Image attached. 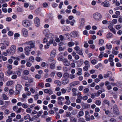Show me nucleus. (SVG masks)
I'll return each mask as SVG.
<instances>
[{
	"label": "nucleus",
	"mask_w": 122,
	"mask_h": 122,
	"mask_svg": "<svg viewBox=\"0 0 122 122\" xmlns=\"http://www.w3.org/2000/svg\"><path fill=\"white\" fill-rule=\"evenodd\" d=\"M94 19L96 20L100 21L102 17V15L100 13L98 12L94 13L93 15Z\"/></svg>",
	"instance_id": "f257e3e1"
},
{
	"label": "nucleus",
	"mask_w": 122,
	"mask_h": 122,
	"mask_svg": "<svg viewBox=\"0 0 122 122\" xmlns=\"http://www.w3.org/2000/svg\"><path fill=\"white\" fill-rule=\"evenodd\" d=\"M22 24L24 27H28L31 25L30 21L27 20H23L22 22Z\"/></svg>",
	"instance_id": "f03ea898"
},
{
	"label": "nucleus",
	"mask_w": 122,
	"mask_h": 122,
	"mask_svg": "<svg viewBox=\"0 0 122 122\" xmlns=\"http://www.w3.org/2000/svg\"><path fill=\"white\" fill-rule=\"evenodd\" d=\"M16 49V46L15 45H12L10 47L9 51H7V52L12 55L14 54L15 52Z\"/></svg>",
	"instance_id": "7ed1b4c3"
},
{
	"label": "nucleus",
	"mask_w": 122,
	"mask_h": 122,
	"mask_svg": "<svg viewBox=\"0 0 122 122\" xmlns=\"http://www.w3.org/2000/svg\"><path fill=\"white\" fill-rule=\"evenodd\" d=\"M109 23L110 24L108 26V28L113 33H114V29L113 27L114 24V19L112 20V21H109Z\"/></svg>",
	"instance_id": "20e7f679"
},
{
	"label": "nucleus",
	"mask_w": 122,
	"mask_h": 122,
	"mask_svg": "<svg viewBox=\"0 0 122 122\" xmlns=\"http://www.w3.org/2000/svg\"><path fill=\"white\" fill-rule=\"evenodd\" d=\"M114 55H113L111 54L109 55V61L110 62V65L111 67H113L114 66V62H113L114 57Z\"/></svg>",
	"instance_id": "39448f33"
},
{
	"label": "nucleus",
	"mask_w": 122,
	"mask_h": 122,
	"mask_svg": "<svg viewBox=\"0 0 122 122\" xmlns=\"http://www.w3.org/2000/svg\"><path fill=\"white\" fill-rule=\"evenodd\" d=\"M22 89V86L20 84H17L16 86V90L15 91V93L17 94L20 93V91Z\"/></svg>",
	"instance_id": "423d86ee"
},
{
	"label": "nucleus",
	"mask_w": 122,
	"mask_h": 122,
	"mask_svg": "<svg viewBox=\"0 0 122 122\" xmlns=\"http://www.w3.org/2000/svg\"><path fill=\"white\" fill-rule=\"evenodd\" d=\"M31 48H32L29 46H27L25 47L24 50L25 51V53L26 55H29L30 54L29 52L31 50Z\"/></svg>",
	"instance_id": "0eeeda50"
},
{
	"label": "nucleus",
	"mask_w": 122,
	"mask_h": 122,
	"mask_svg": "<svg viewBox=\"0 0 122 122\" xmlns=\"http://www.w3.org/2000/svg\"><path fill=\"white\" fill-rule=\"evenodd\" d=\"M35 43V41H30L26 42V43L28 45H30V47L32 48L34 47Z\"/></svg>",
	"instance_id": "6e6552de"
},
{
	"label": "nucleus",
	"mask_w": 122,
	"mask_h": 122,
	"mask_svg": "<svg viewBox=\"0 0 122 122\" xmlns=\"http://www.w3.org/2000/svg\"><path fill=\"white\" fill-rule=\"evenodd\" d=\"M21 32L24 36L26 37L28 35V31L27 29L25 28H22L21 30Z\"/></svg>",
	"instance_id": "1a4fd4ad"
},
{
	"label": "nucleus",
	"mask_w": 122,
	"mask_h": 122,
	"mask_svg": "<svg viewBox=\"0 0 122 122\" xmlns=\"http://www.w3.org/2000/svg\"><path fill=\"white\" fill-rule=\"evenodd\" d=\"M34 23L36 26L38 27L40 24V20L38 17H36L34 19Z\"/></svg>",
	"instance_id": "9d476101"
},
{
	"label": "nucleus",
	"mask_w": 122,
	"mask_h": 122,
	"mask_svg": "<svg viewBox=\"0 0 122 122\" xmlns=\"http://www.w3.org/2000/svg\"><path fill=\"white\" fill-rule=\"evenodd\" d=\"M57 100L58 101V104L60 105H61L63 103L61 101L64 100V98L63 97H59L58 98Z\"/></svg>",
	"instance_id": "9b49d317"
},
{
	"label": "nucleus",
	"mask_w": 122,
	"mask_h": 122,
	"mask_svg": "<svg viewBox=\"0 0 122 122\" xmlns=\"http://www.w3.org/2000/svg\"><path fill=\"white\" fill-rule=\"evenodd\" d=\"M64 65L66 66H68L70 65V63L66 59H64L62 61Z\"/></svg>",
	"instance_id": "f8f14e48"
},
{
	"label": "nucleus",
	"mask_w": 122,
	"mask_h": 122,
	"mask_svg": "<svg viewBox=\"0 0 122 122\" xmlns=\"http://www.w3.org/2000/svg\"><path fill=\"white\" fill-rule=\"evenodd\" d=\"M80 83V82L79 81H74L70 83L69 84V85L70 87H72L77 85L79 84Z\"/></svg>",
	"instance_id": "ddd939ff"
},
{
	"label": "nucleus",
	"mask_w": 122,
	"mask_h": 122,
	"mask_svg": "<svg viewBox=\"0 0 122 122\" xmlns=\"http://www.w3.org/2000/svg\"><path fill=\"white\" fill-rule=\"evenodd\" d=\"M46 37L49 40L53 39L54 38V36L53 34L49 33L47 34L46 36Z\"/></svg>",
	"instance_id": "4468645a"
},
{
	"label": "nucleus",
	"mask_w": 122,
	"mask_h": 122,
	"mask_svg": "<svg viewBox=\"0 0 122 122\" xmlns=\"http://www.w3.org/2000/svg\"><path fill=\"white\" fill-rule=\"evenodd\" d=\"M120 112L118 107L117 105H115V115H119Z\"/></svg>",
	"instance_id": "2eb2a0df"
},
{
	"label": "nucleus",
	"mask_w": 122,
	"mask_h": 122,
	"mask_svg": "<svg viewBox=\"0 0 122 122\" xmlns=\"http://www.w3.org/2000/svg\"><path fill=\"white\" fill-rule=\"evenodd\" d=\"M63 80L62 81V84L65 85L68 83L69 82V80L67 78H63Z\"/></svg>",
	"instance_id": "dca6fc26"
},
{
	"label": "nucleus",
	"mask_w": 122,
	"mask_h": 122,
	"mask_svg": "<svg viewBox=\"0 0 122 122\" xmlns=\"http://www.w3.org/2000/svg\"><path fill=\"white\" fill-rule=\"evenodd\" d=\"M102 5H103V6L104 7H107L109 6V2L108 1H105L104 2H102Z\"/></svg>",
	"instance_id": "f3484780"
},
{
	"label": "nucleus",
	"mask_w": 122,
	"mask_h": 122,
	"mask_svg": "<svg viewBox=\"0 0 122 122\" xmlns=\"http://www.w3.org/2000/svg\"><path fill=\"white\" fill-rule=\"evenodd\" d=\"M56 50L54 49L52 50L50 53V56L52 57H54L56 55Z\"/></svg>",
	"instance_id": "a211bd4d"
},
{
	"label": "nucleus",
	"mask_w": 122,
	"mask_h": 122,
	"mask_svg": "<svg viewBox=\"0 0 122 122\" xmlns=\"http://www.w3.org/2000/svg\"><path fill=\"white\" fill-rule=\"evenodd\" d=\"M44 92L46 93H48L50 95H51L53 93V92L50 89V90L48 89H45L44 91Z\"/></svg>",
	"instance_id": "6ab92c4d"
},
{
	"label": "nucleus",
	"mask_w": 122,
	"mask_h": 122,
	"mask_svg": "<svg viewBox=\"0 0 122 122\" xmlns=\"http://www.w3.org/2000/svg\"><path fill=\"white\" fill-rule=\"evenodd\" d=\"M112 75V72H111L108 71L107 72L106 74H104V78H106L108 77L111 76Z\"/></svg>",
	"instance_id": "aec40b11"
},
{
	"label": "nucleus",
	"mask_w": 122,
	"mask_h": 122,
	"mask_svg": "<svg viewBox=\"0 0 122 122\" xmlns=\"http://www.w3.org/2000/svg\"><path fill=\"white\" fill-rule=\"evenodd\" d=\"M78 34L76 31H73L70 34L71 36L73 37H76L77 36Z\"/></svg>",
	"instance_id": "412c9836"
},
{
	"label": "nucleus",
	"mask_w": 122,
	"mask_h": 122,
	"mask_svg": "<svg viewBox=\"0 0 122 122\" xmlns=\"http://www.w3.org/2000/svg\"><path fill=\"white\" fill-rule=\"evenodd\" d=\"M71 91L73 92L72 95L73 96H76L77 93L76 92L77 91V89L75 88H73L72 89Z\"/></svg>",
	"instance_id": "4be33fe9"
},
{
	"label": "nucleus",
	"mask_w": 122,
	"mask_h": 122,
	"mask_svg": "<svg viewBox=\"0 0 122 122\" xmlns=\"http://www.w3.org/2000/svg\"><path fill=\"white\" fill-rule=\"evenodd\" d=\"M69 77V74L67 72H65L64 73L63 75L62 78H67Z\"/></svg>",
	"instance_id": "5701e85b"
},
{
	"label": "nucleus",
	"mask_w": 122,
	"mask_h": 122,
	"mask_svg": "<svg viewBox=\"0 0 122 122\" xmlns=\"http://www.w3.org/2000/svg\"><path fill=\"white\" fill-rule=\"evenodd\" d=\"M83 63V60L82 59H81L78 61L77 64L78 66H80Z\"/></svg>",
	"instance_id": "b1692460"
},
{
	"label": "nucleus",
	"mask_w": 122,
	"mask_h": 122,
	"mask_svg": "<svg viewBox=\"0 0 122 122\" xmlns=\"http://www.w3.org/2000/svg\"><path fill=\"white\" fill-rule=\"evenodd\" d=\"M84 115V112L82 111H80L79 112L78 115L77 116V118H79V117L83 116Z\"/></svg>",
	"instance_id": "393cba45"
},
{
	"label": "nucleus",
	"mask_w": 122,
	"mask_h": 122,
	"mask_svg": "<svg viewBox=\"0 0 122 122\" xmlns=\"http://www.w3.org/2000/svg\"><path fill=\"white\" fill-rule=\"evenodd\" d=\"M84 63L85 64L86 66L89 67H90V66L89 64V62L88 61L86 60L84 62Z\"/></svg>",
	"instance_id": "a878e982"
},
{
	"label": "nucleus",
	"mask_w": 122,
	"mask_h": 122,
	"mask_svg": "<svg viewBox=\"0 0 122 122\" xmlns=\"http://www.w3.org/2000/svg\"><path fill=\"white\" fill-rule=\"evenodd\" d=\"M54 82L55 84H57L59 86H60L61 85V82L59 80H56L54 81Z\"/></svg>",
	"instance_id": "bb28decb"
},
{
	"label": "nucleus",
	"mask_w": 122,
	"mask_h": 122,
	"mask_svg": "<svg viewBox=\"0 0 122 122\" xmlns=\"http://www.w3.org/2000/svg\"><path fill=\"white\" fill-rule=\"evenodd\" d=\"M55 62L54 63H51L50 65V68L51 69H53L55 68V63L56 62V61H55Z\"/></svg>",
	"instance_id": "cd10ccee"
},
{
	"label": "nucleus",
	"mask_w": 122,
	"mask_h": 122,
	"mask_svg": "<svg viewBox=\"0 0 122 122\" xmlns=\"http://www.w3.org/2000/svg\"><path fill=\"white\" fill-rule=\"evenodd\" d=\"M14 39L15 40L17 39V38L20 36V34L18 33H15L14 35Z\"/></svg>",
	"instance_id": "c85d7f7f"
},
{
	"label": "nucleus",
	"mask_w": 122,
	"mask_h": 122,
	"mask_svg": "<svg viewBox=\"0 0 122 122\" xmlns=\"http://www.w3.org/2000/svg\"><path fill=\"white\" fill-rule=\"evenodd\" d=\"M76 53L82 56L83 57H84L83 54L82 52V50H79L76 52Z\"/></svg>",
	"instance_id": "c756f323"
},
{
	"label": "nucleus",
	"mask_w": 122,
	"mask_h": 122,
	"mask_svg": "<svg viewBox=\"0 0 122 122\" xmlns=\"http://www.w3.org/2000/svg\"><path fill=\"white\" fill-rule=\"evenodd\" d=\"M74 45V43L73 41H71L68 43V46L69 47H71L73 46Z\"/></svg>",
	"instance_id": "7c9ffc66"
},
{
	"label": "nucleus",
	"mask_w": 122,
	"mask_h": 122,
	"mask_svg": "<svg viewBox=\"0 0 122 122\" xmlns=\"http://www.w3.org/2000/svg\"><path fill=\"white\" fill-rule=\"evenodd\" d=\"M63 28H64L63 30L64 31H68L70 30V28L68 26H64Z\"/></svg>",
	"instance_id": "2f4dec72"
},
{
	"label": "nucleus",
	"mask_w": 122,
	"mask_h": 122,
	"mask_svg": "<svg viewBox=\"0 0 122 122\" xmlns=\"http://www.w3.org/2000/svg\"><path fill=\"white\" fill-rule=\"evenodd\" d=\"M23 74L25 75H27L29 73V71L27 70H25L23 71Z\"/></svg>",
	"instance_id": "473e14b6"
},
{
	"label": "nucleus",
	"mask_w": 122,
	"mask_h": 122,
	"mask_svg": "<svg viewBox=\"0 0 122 122\" xmlns=\"http://www.w3.org/2000/svg\"><path fill=\"white\" fill-rule=\"evenodd\" d=\"M12 121V119L10 116H9L8 117V119L6 120V122H11Z\"/></svg>",
	"instance_id": "72a5a7b5"
},
{
	"label": "nucleus",
	"mask_w": 122,
	"mask_h": 122,
	"mask_svg": "<svg viewBox=\"0 0 122 122\" xmlns=\"http://www.w3.org/2000/svg\"><path fill=\"white\" fill-rule=\"evenodd\" d=\"M50 41H49V42H47V43L49 44L50 45L51 44L53 43L55 41L53 39H50L49 40Z\"/></svg>",
	"instance_id": "f704fd0d"
},
{
	"label": "nucleus",
	"mask_w": 122,
	"mask_h": 122,
	"mask_svg": "<svg viewBox=\"0 0 122 122\" xmlns=\"http://www.w3.org/2000/svg\"><path fill=\"white\" fill-rule=\"evenodd\" d=\"M115 13L117 15H115V18H117L118 17V16L120 15V12L119 11H117Z\"/></svg>",
	"instance_id": "c9c22d12"
},
{
	"label": "nucleus",
	"mask_w": 122,
	"mask_h": 122,
	"mask_svg": "<svg viewBox=\"0 0 122 122\" xmlns=\"http://www.w3.org/2000/svg\"><path fill=\"white\" fill-rule=\"evenodd\" d=\"M106 48L110 50L112 48V45H108V44H107L106 46Z\"/></svg>",
	"instance_id": "e433bc0d"
},
{
	"label": "nucleus",
	"mask_w": 122,
	"mask_h": 122,
	"mask_svg": "<svg viewBox=\"0 0 122 122\" xmlns=\"http://www.w3.org/2000/svg\"><path fill=\"white\" fill-rule=\"evenodd\" d=\"M13 83V82L12 81H10L6 83V85L7 86H10L12 85Z\"/></svg>",
	"instance_id": "4c0bfd02"
},
{
	"label": "nucleus",
	"mask_w": 122,
	"mask_h": 122,
	"mask_svg": "<svg viewBox=\"0 0 122 122\" xmlns=\"http://www.w3.org/2000/svg\"><path fill=\"white\" fill-rule=\"evenodd\" d=\"M71 113L69 112H67L66 113V116L67 117H70L71 116Z\"/></svg>",
	"instance_id": "58836bf2"
},
{
	"label": "nucleus",
	"mask_w": 122,
	"mask_h": 122,
	"mask_svg": "<svg viewBox=\"0 0 122 122\" xmlns=\"http://www.w3.org/2000/svg\"><path fill=\"white\" fill-rule=\"evenodd\" d=\"M6 73L7 76H9L12 74V72L11 71L8 70L7 71Z\"/></svg>",
	"instance_id": "ea45409f"
},
{
	"label": "nucleus",
	"mask_w": 122,
	"mask_h": 122,
	"mask_svg": "<svg viewBox=\"0 0 122 122\" xmlns=\"http://www.w3.org/2000/svg\"><path fill=\"white\" fill-rule=\"evenodd\" d=\"M99 45L101 46L103 43L104 41L103 39H100L99 40Z\"/></svg>",
	"instance_id": "a19ab883"
},
{
	"label": "nucleus",
	"mask_w": 122,
	"mask_h": 122,
	"mask_svg": "<svg viewBox=\"0 0 122 122\" xmlns=\"http://www.w3.org/2000/svg\"><path fill=\"white\" fill-rule=\"evenodd\" d=\"M32 109L30 108H28L26 110V112L28 113H30Z\"/></svg>",
	"instance_id": "79ce46f5"
},
{
	"label": "nucleus",
	"mask_w": 122,
	"mask_h": 122,
	"mask_svg": "<svg viewBox=\"0 0 122 122\" xmlns=\"http://www.w3.org/2000/svg\"><path fill=\"white\" fill-rule=\"evenodd\" d=\"M76 22V21L74 20H73L70 22V24L72 26H73L74 25V23Z\"/></svg>",
	"instance_id": "37998d69"
},
{
	"label": "nucleus",
	"mask_w": 122,
	"mask_h": 122,
	"mask_svg": "<svg viewBox=\"0 0 122 122\" xmlns=\"http://www.w3.org/2000/svg\"><path fill=\"white\" fill-rule=\"evenodd\" d=\"M71 121L76 122L77 121V119L74 117H71L70 118Z\"/></svg>",
	"instance_id": "c03bdc74"
},
{
	"label": "nucleus",
	"mask_w": 122,
	"mask_h": 122,
	"mask_svg": "<svg viewBox=\"0 0 122 122\" xmlns=\"http://www.w3.org/2000/svg\"><path fill=\"white\" fill-rule=\"evenodd\" d=\"M95 103L97 105H99L101 103V101L99 100H97L96 101Z\"/></svg>",
	"instance_id": "a18cd8bd"
},
{
	"label": "nucleus",
	"mask_w": 122,
	"mask_h": 122,
	"mask_svg": "<svg viewBox=\"0 0 122 122\" xmlns=\"http://www.w3.org/2000/svg\"><path fill=\"white\" fill-rule=\"evenodd\" d=\"M29 59L30 60L31 62H33L34 61V58L32 56L30 57Z\"/></svg>",
	"instance_id": "49530a36"
},
{
	"label": "nucleus",
	"mask_w": 122,
	"mask_h": 122,
	"mask_svg": "<svg viewBox=\"0 0 122 122\" xmlns=\"http://www.w3.org/2000/svg\"><path fill=\"white\" fill-rule=\"evenodd\" d=\"M50 45L49 44H48L47 43V44L46 45H45L44 46V48L45 49H48L49 47V46Z\"/></svg>",
	"instance_id": "de8ad7c7"
},
{
	"label": "nucleus",
	"mask_w": 122,
	"mask_h": 122,
	"mask_svg": "<svg viewBox=\"0 0 122 122\" xmlns=\"http://www.w3.org/2000/svg\"><path fill=\"white\" fill-rule=\"evenodd\" d=\"M116 86L118 87H120L121 86V84L120 83V82H117L116 84Z\"/></svg>",
	"instance_id": "09e8293b"
},
{
	"label": "nucleus",
	"mask_w": 122,
	"mask_h": 122,
	"mask_svg": "<svg viewBox=\"0 0 122 122\" xmlns=\"http://www.w3.org/2000/svg\"><path fill=\"white\" fill-rule=\"evenodd\" d=\"M112 36V34L110 33H109L107 36V38H110Z\"/></svg>",
	"instance_id": "8fccbe9b"
},
{
	"label": "nucleus",
	"mask_w": 122,
	"mask_h": 122,
	"mask_svg": "<svg viewBox=\"0 0 122 122\" xmlns=\"http://www.w3.org/2000/svg\"><path fill=\"white\" fill-rule=\"evenodd\" d=\"M57 76L60 78H61L62 76V74L61 72H59L57 74Z\"/></svg>",
	"instance_id": "3c124183"
},
{
	"label": "nucleus",
	"mask_w": 122,
	"mask_h": 122,
	"mask_svg": "<svg viewBox=\"0 0 122 122\" xmlns=\"http://www.w3.org/2000/svg\"><path fill=\"white\" fill-rule=\"evenodd\" d=\"M75 75L72 74H71L69 75V77L71 79H72L75 78Z\"/></svg>",
	"instance_id": "603ef678"
},
{
	"label": "nucleus",
	"mask_w": 122,
	"mask_h": 122,
	"mask_svg": "<svg viewBox=\"0 0 122 122\" xmlns=\"http://www.w3.org/2000/svg\"><path fill=\"white\" fill-rule=\"evenodd\" d=\"M46 81L47 82H51L52 81V80L51 78H49L46 79Z\"/></svg>",
	"instance_id": "864d4df0"
},
{
	"label": "nucleus",
	"mask_w": 122,
	"mask_h": 122,
	"mask_svg": "<svg viewBox=\"0 0 122 122\" xmlns=\"http://www.w3.org/2000/svg\"><path fill=\"white\" fill-rule=\"evenodd\" d=\"M84 74V76L85 77H87L90 76L89 74L87 72H85Z\"/></svg>",
	"instance_id": "5fc2aeb1"
},
{
	"label": "nucleus",
	"mask_w": 122,
	"mask_h": 122,
	"mask_svg": "<svg viewBox=\"0 0 122 122\" xmlns=\"http://www.w3.org/2000/svg\"><path fill=\"white\" fill-rule=\"evenodd\" d=\"M17 11L18 12H22L23 11V9L20 7H18L17 9Z\"/></svg>",
	"instance_id": "6e6d98bb"
},
{
	"label": "nucleus",
	"mask_w": 122,
	"mask_h": 122,
	"mask_svg": "<svg viewBox=\"0 0 122 122\" xmlns=\"http://www.w3.org/2000/svg\"><path fill=\"white\" fill-rule=\"evenodd\" d=\"M43 113V112L42 111H41L39 112H38L37 113V115L38 117H40L41 115Z\"/></svg>",
	"instance_id": "4d7b16f0"
},
{
	"label": "nucleus",
	"mask_w": 122,
	"mask_h": 122,
	"mask_svg": "<svg viewBox=\"0 0 122 122\" xmlns=\"http://www.w3.org/2000/svg\"><path fill=\"white\" fill-rule=\"evenodd\" d=\"M2 58L3 60L4 61H6L7 59V58L6 57L2 56H0V58Z\"/></svg>",
	"instance_id": "13d9d810"
},
{
	"label": "nucleus",
	"mask_w": 122,
	"mask_h": 122,
	"mask_svg": "<svg viewBox=\"0 0 122 122\" xmlns=\"http://www.w3.org/2000/svg\"><path fill=\"white\" fill-rule=\"evenodd\" d=\"M41 77V76L40 75L38 74L36 75L35 76V77L36 78L38 79H40Z\"/></svg>",
	"instance_id": "bf43d9fd"
},
{
	"label": "nucleus",
	"mask_w": 122,
	"mask_h": 122,
	"mask_svg": "<svg viewBox=\"0 0 122 122\" xmlns=\"http://www.w3.org/2000/svg\"><path fill=\"white\" fill-rule=\"evenodd\" d=\"M21 78L25 80H27L28 79V77L25 76H22Z\"/></svg>",
	"instance_id": "052dcab7"
},
{
	"label": "nucleus",
	"mask_w": 122,
	"mask_h": 122,
	"mask_svg": "<svg viewBox=\"0 0 122 122\" xmlns=\"http://www.w3.org/2000/svg\"><path fill=\"white\" fill-rule=\"evenodd\" d=\"M74 49L76 51H78L80 50V48L78 46H76L74 48Z\"/></svg>",
	"instance_id": "680f3d73"
},
{
	"label": "nucleus",
	"mask_w": 122,
	"mask_h": 122,
	"mask_svg": "<svg viewBox=\"0 0 122 122\" xmlns=\"http://www.w3.org/2000/svg\"><path fill=\"white\" fill-rule=\"evenodd\" d=\"M22 107L24 108H26L28 107V106L26 104H23L22 105Z\"/></svg>",
	"instance_id": "e2e57ef3"
},
{
	"label": "nucleus",
	"mask_w": 122,
	"mask_h": 122,
	"mask_svg": "<svg viewBox=\"0 0 122 122\" xmlns=\"http://www.w3.org/2000/svg\"><path fill=\"white\" fill-rule=\"evenodd\" d=\"M16 73L18 76H21V72L20 71H17L16 72Z\"/></svg>",
	"instance_id": "0e129e2a"
},
{
	"label": "nucleus",
	"mask_w": 122,
	"mask_h": 122,
	"mask_svg": "<svg viewBox=\"0 0 122 122\" xmlns=\"http://www.w3.org/2000/svg\"><path fill=\"white\" fill-rule=\"evenodd\" d=\"M48 39H47V38L46 37V36L45 38H44L43 39V42L44 43H45L46 42H47Z\"/></svg>",
	"instance_id": "69168bd1"
},
{
	"label": "nucleus",
	"mask_w": 122,
	"mask_h": 122,
	"mask_svg": "<svg viewBox=\"0 0 122 122\" xmlns=\"http://www.w3.org/2000/svg\"><path fill=\"white\" fill-rule=\"evenodd\" d=\"M61 91L63 94H65L66 92V90L64 88H62L61 89Z\"/></svg>",
	"instance_id": "338daca9"
},
{
	"label": "nucleus",
	"mask_w": 122,
	"mask_h": 122,
	"mask_svg": "<svg viewBox=\"0 0 122 122\" xmlns=\"http://www.w3.org/2000/svg\"><path fill=\"white\" fill-rule=\"evenodd\" d=\"M54 59L50 57L48 59V61L49 62H51L54 61Z\"/></svg>",
	"instance_id": "774afa93"
}]
</instances>
